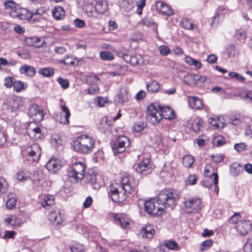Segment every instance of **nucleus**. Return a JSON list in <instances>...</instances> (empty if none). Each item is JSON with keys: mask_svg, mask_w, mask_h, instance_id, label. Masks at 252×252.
I'll return each mask as SVG.
<instances>
[{"mask_svg": "<svg viewBox=\"0 0 252 252\" xmlns=\"http://www.w3.org/2000/svg\"><path fill=\"white\" fill-rule=\"evenodd\" d=\"M180 192L172 189H165L159 193L157 199V203L161 206L157 207L152 200H148L145 202V211L150 215L155 216L159 211H162L165 208H173L180 198Z\"/></svg>", "mask_w": 252, "mask_h": 252, "instance_id": "f257e3e1", "label": "nucleus"}, {"mask_svg": "<svg viewBox=\"0 0 252 252\" xmlns=\"http://www.w3.org/2000/svg\"><path fill=\"white\" fill-rule=\"evenodd\" d=\"M120 184L115 183L110 187V194L114 202H121L126 199V193H132L136 190L137 181L133 177L126 175L121 178Z\"/></svg>", "mask_w": 252, "mask_h": 252, "instance_id": "f03ea898", "label": "nucleus"}, {"mask_svg": "<svg viewBox=\"0 0 252 252\" xmlns=\"http://www.w3.org/2000/svg\"><path fill=\"white\" fill-rule=\"evenodd\" d=\"M95 140L88 135H81L73 141L72 149L79 153L86 154L91 153L94 147Z\"/></svg>", "mask_w": 252, "mask_h": 252, "instance_id": "7ed1b4c3", "label": "nucleus"}, {"mask_svg": "<svg viewBox=\"0 0 252 252\" xmlns=\"http://www.w3.org/2000/svg\"><path fill=\"white\" fill-rule=\"evenodd\" d=\"M85 167V165L83 162L73 163L70 168L68 173V176L71 179V181L74 182L81 181L84 177Z\"/></svg>", "mask_w": 252, "mask_h": 252, "instance_id": "20e7f679", "label": "nucleus"}, {"mask_svg": "<svg viewBox=\"0 0 252 252\" xmlns=\"http://www.w3.org/2000/svg\"><path fill=\"white\" fill-rule=\"evenodd\" d=\"M118 56L124 59L127 63L132 65H140L144 63V60L140 54H129L126 51H119L117 52Z\"/></svg>", "mask_w": 252, "mask_h": 252, "instance_id": "39448f33", "label": "nucleus"}, {"mask_svg": "<svg viewBox=\"0 0 252 252\" xmlns=\"http://www.w3.org/2000/svg\"><path fill=\"white\" fill-rule=\"evenodd\" d=\"M201 208V201L198 197H190L184 202L183 209L186 213H196Z\"/></svg>", "mask_w": 252, "mask_h": 252, "instance_id": "423d86ee", "label": "nucleus"}, {"mask_svg": "<svg viewBox=\"0 0 252 252\" xmlns=\"http://www.w3.org/2000/svg\"><path fill=\"white\" fill-rule=\"evenodd\" d=\"M129 145V139L127 137L119 135L112 145V148L115 154H120L123 153Z\"/></svg>", "mask_w": 252, "mask_h": 252, "instance_id": "0eeeda50", "label": "nucleus"}, {"mask_svg": "<svg viewBox=\"0 0 252 252\" xmlns=\"http://www.w3.org/2000/svg\"><path fill=\"white\" fill-rule=\"evenodd\" d=\"M146 117L153 125H155L158 124L161 120L159 109L157 108L155 105L152 103L148 106L146 111Z\"/></svg>", "mask_w": 252, "mask_h": 252, "instance_id": "6e6552de", "label": "nucleus"}, {"mask_svg": "<svg viewBox=\"0 0 252 252\" xmlns=\"http://www.w3.org/2000/svg\"><path fill=\"white\" fill-rule=\"evenodd\" d=\"M136 171L143 176H146L152 172L151 165L148 158L144 159L134 167Z\"/></svg>", "mask_w": 252, "mask_h": 252, "instance_id": "1a4fd4ad", "label": "nucleus"}, {"mask_svg": "<svg viewBox=\"0 0 252 252\" xmlns=\"http://www.w3.org/2000/svg\"><path fill=\"white\" fill-rule=\"evenodd\" d=\"M17 13V17L22 20H30L33 15L40 14L38 9L34 12H31L25 8H20Z\"/></svg>", "mask_w": 252, "mask_h": 252, "instance_id": "9d476101", "label": "nucleus"}, {"mask_svg": "<svg viewBox=\"0 0 252 252\" xmlns=\"http://www.w3.org/2000/svg\"><path fill=\"white\" fill-rule=\"evenodd\" d=\"M29 114L31 117H33L34 120L37 121H41L44 117L43 110L36 104L31 105Z\"/></svg>", "mask_w": 252, "mask_h": 252, "instance_id": "9b49d317", "label": "nucleus"}, {"mask_svg": "<svg viewBox=\"0 0 252 252\" xmlns=\"http://www.w3.org/2000/svg\"><path fill=\"white\" fill-rule=\"evenodd\" d=\"M98 177L100 178V177L93 171H89L86 176L87 182L90 183L92 186V188L94 189H98L100 186Z\"/></svg>", "mask_w": 252, "mask_h": 252, "instance_id": "f8f14e48", "label": "nucleus"}, {"mask_svg": "<svg viewBox=\"0 0 252 252\" xmlns=\"http://www.w3.org/2000/svg\"><path fill=\"white\" fill-rule=\"evenodd\" d=\"M252 225L251 223L246 220H241L236 226L237 231L242 235H246L251 230Z\"/></svg>", "mask_w": 252, "mask_h": 252, "instance_id": "ddd939ff", "label": "nucleus"}, {"mask_svg": "<svg viewBox=\"0 0 252 252\" xmlns=\"http://www.w3.org/2000/svg\"><path fill=\"white\" fill-rule=\"evenodd\" d=\"M116 223L123 228H127L129 225V219L125 214H116L113 216Z\"/></svg>", "mask_w": 252, "mask_h": 252, "instance_id": "4468645a", "label": "nucleus"}, {"mask_svg": "<svg viewBox=\"0 0 252 252\" xmlns=\"http://www.w3.org/2000/svg\"><path fill=\"white\" fill-rule=\"evenodd\" d=\"M28 156L32 158L33 161H38L41 155V150L39 146L37 144H33L30 150L28 151Z\"/></svg>", "mask_w": 252, "mask_h": 252, "instance_id": "2eb2a0df", "label": "nucleus"}, {"mask_svg": "<svg viewBox=\"0 0 252 252\" xmlns=\"http://www.w3.org/2000/svg\"><path fill=\"white\" fill-rule=\"evenodd\" d=\"M204 175L207 177H213V184L217 185L218 183V175L214 167L210 163L207 164L204 168Z\"/></svg>", "mask_w": 252, "mask_h": 252, "instance_id": "dca6fc26", "label": "nucleus"}, {"mask_svg": "<svg viewBox=\"0 0 252 252\" xmlns=\"http://www.w3.org/2000/svg\"><path fill=\"white\" fill-rule=\"evenodd\" d=\"M155 7L156 10L159 13H161L164 15H171L173 14V10L168 5L158 1L156 3Z\"/></svg>", "mask_w": 252, "mask_h": 252, "instance_id": "f3484780", "label": "nucleus"}, {"mask_svg": "<svg viewBox=\"0 0 252 252\" xmlns=\"http://www.w3.org/2000/svg\"><path fill=\"white\" fill-rule=\"evenodd\" d=\"M159 109L160 116L161 118L165 119L171 120L175 117V113L171 108L168 106H158Z\"/></svg>", "mask_w": 252, "mask_h": 252, "instance_id": "a211bd4d", "label": "nucleus"}, {"mask_svg": "<svg viewBox=\"0 0 252 252\" xmlns=\"http://www.w3.org/2000/svg\"><path fill=\"white\" fill-rule=\"evenodd\" d=\"M128 91L126 88H123L120 89V93L115 97V101L118 104H123L129 100Z\"/></svg>", "mask_w": 252, "mask_h": 252, "instance_id": "6ab92c4d", "label": "nucleus"}, {"mask_svg": "<svg viewBox=\"0 0 252 252\" xmlns=\"http://www.w3.org/2000/svg\"><path fill=\"white\" fill-rule=\"evenodd\" d=\"M62 167L60 160L58 159H51L46 164V168L49 172L55 173L60 170Z\"/></svg>", "mask_w": 252, "mask_h": 252, "instance_id": "aec40b11", "label": "nucleus"}, {"mask_svg": "<svg viewBox=\"0 0 252 252\" xmlns=\"http://www.w3.org/2000/svg\"><path fill=\"white\" fill-rule=\"evenodd\" d=\"M49 220L56 225H60L63 221L61 213L56 211H52L49 214Z\"/></svg>", "mask_w": 252, "mask_h": 252, "instance_id": "412c9836", "label": "nucleus"}, {"mask_svg": "<svg viewBox=\"0 0 252 252\" xmlns=\"http://www.w3.org/2000/svg\"><path fill=\"white\" fill-rule=\"evenodd\" d=\"M188 103L192 109H200L203 107V103L201 99L196 96L188 97Z\"/></svg>", "mask_w": 252, "mask_h": 252, "instance_id": "4be33fe9", "label": "nucleus"}, {"mask_svg": "<svg viewBox=\"0 0 252 252\" xmlns=\"http://www.w3.org/2000/svg\"><path fill=\"white\" fill-rule=\"evenodd\" d=\"M25 42L27 46L37 48L42 47L44 43L43 41H41L39 38L36 37H28L26 38Z\"/></svg>", "mask_w": 252, "mask_h": 252, "instance_id": "5701e85b", "label": "nucleus"}, {"mask_svg": "<svg viewBox=\"0 0 252 252\" xmlns=\"http://www.w3.org/2000/svg\"><path fill=\"white\" fill-rule=\"evenodd\" d=\"M19 71L21 74H25L30 77H33L35 73V68L27 64L21 66L19 69Z\"/></svg>", "mask_w": 252, "mask_h": 252, "instance_id": "b1692460", "label": "nucleus"}, {"mask_svg": "<svg viewBox=\"0 0 252 252\" xmlns=\"http://www.w3.org/2000/svg\"><path fill=\"white\" fill-rule=\"evenodd\" d=\"M155 230L152 225H148L143 228L141 231V235L143 238L151 239L155 234Z\"/></svg>", "mask_w": 252, "mask_h": 252, "instance_id": "393cba45", "label": "nucleus"}, {"mask_svg": "<svg viewBox=\"0 0 252 252\" xmlns=\"http://www.w3.org/2000/svg\"><path fill=\"white\" fill-rule=\"evenodd\" d=\"M61 108L62 111L65 113V114L63 116H61V118L59 120V122L62 124L68 125L69 123V118L70 116L69 110L68 108L65 106V105L61 106Z\"/></svg>", "mask_w": 252, "mask_h": 252, "instance_id": "a878e982", "label": "nucleus"}, {"mask_svg": "<svg viewBox=\"0 0 252 252\" xmlns=\"http://www.w3.org/2000/svg\"><path fill=\"white\" fill-rule=\"evenodd\" d=\"M107 9V3L106 0H96L95 10L99 14L104 13Z\"/></svg>", "mask_w": 252, "mask_h": 252, "instance_id": "bb28decb", "label": "nucleus"}, {"mask_svg": "<svg viewBox=\"0 0 252 252\" xmlns=\"http://www.w3.org/2000/svg\"><path fill=\"white\" fill-rule=\"evenodd\" d=\"M7 225L13 227L19 226L21 224V220L15 215H11L4 219Z\"/></svg>", "mask_w": 252, "mask_h": 252, "instance_id": "cd10ccee", "label": "nucleus"}, {"mask_svg": "<svg viewBox=\"0 0 252 252\" xmlns=\"http://www.w3.org/2000/svg\"><path fill=\"white\" fill-rule=\"evenodd\" d=\"M146 88L148 93H155L158 92L159 89V84L156 81L152 80L146 83Z\"/></svg>", "mask_w": 252, "mask_h": 252, "instance_id": "c85d7f7f", "label": "nucleus"}, {"mask_svg": "<svg viewBox=\"0 0 252 252\" xmlns=\"http://www.w3.org/2000/svg\"><path fill=\"white\" fill-rule=\"evenodd\" d=\"M111 126V122L108 121L107 117H104L99 123V128L101 131L105 132L110 130Z\"/></svg>", "mask_w": 252, "mask_h": 252, "instance_id": "c756f323", "label": "nucleus"}, {"mask_svg": "<svg viewBox=\"0 0 252 252\" xmlns=\"http://www.w3.org/2000/svg\"><path fill=\"white\" fill-rule=\"evenodd\" d=\"M52 14L56 20H61L65 16V11L61 6L55 7L52 10Z\"/></svg>", "mask_w": 252, "mask_h": 252, "instance_id": "7c9ffc66", "label": "nucleus"}, {"mask_svg": "<svg viewBox=\"0 0 252 252\" xmlns=\"http://www.w3.org/2000/svg\"><path fill=\"white\" fill-rule=\"evenodd\" d=\"M7 200L6 205L7 208L12 209L15 207L16 197L14 194H9L7 195Z\"/></svg>", "mask_w": 252, "mask_h": 252, "instance_id": "2f4dec72", "label": "nucleus"}, {"mask_svg": "<svg viewBox=\"0 0 252 252\" xmlns=\"http://www.w3.org/2000/svg\"><path fill=\"white\" fill-rule=\"evenodd\" d=\"M54 197L52 195H47L44 197L42 202V206L44 208H47L54 204Z\"/></svg>", "mask_w": 252, "mask_h": 252, "instance_id": "473e14b6", "label": "nucleus"}, {"mask_svg": "<svg viewBox=\"0 0 252 252\" xmlns=\"http://www.w3.org/2000/svg\"><path fill=\"white\" fill-rule=\"evenodd\" d=\"M194 161L193 157L190 155H187L183 157L182 163L186 167H191Z\"/></svg>", "mask_w": 252, "mask_h": 252, "instance_id": "72a5a7b5", "label": "nucleus"}, {"mask_svg": "<svg viewBox=\"0 0 252 252\" xmlns=\"http://www.w3.org/2000/svg\"><path fill=\"white\" fill-rule=\"evenodd\" d=\"M195 74H188L183 78V82L188 85H195Z\"/></svg>", "mask_w": 252, "mask_h": 252, "instance_id": "f704fd0d", "label": "nucleus"}, {"mask_svg": "<svg viewBox=\"0 0 252 252\" xmlns=\"http://www.w3.org/2000/svg\"><path fill=\"white\" fill-rule=\"evenodd\" d=\"M163 246L170 250H179V245L178 243L173 240L165 241L163 243Z\"/></svg>", "mask_w": 252, "mask_h": 252, "instance_id": "c9c22d12", "label": "nucleus"}, {"mask_svg": "<svg viewBox=\"0 0 252 252\" xmlns=\"http://www.w3.org/2000/svg\"><path fill=\"white\" fill-rule=\"evenodd\" d=\"M40 74L43 76L49 77L53 75L54 69L50 67L41 68L39 71Z\"/></svg>", "mask_w": 252, "mask_h": 252, "instance_id": "e433bc0d", "label": "nucleus"}, {"mask_svg": "<svg viewBox=\"0 0 252 252\" xmlns=\"http://www.w3.org/2000/svg\"><path fill=\"white\" fill-rule=\"evenodd\" d=\"M202 121L199 119L194 120L191 125L192 130L197 132L200 130L201 127L202 126Z\"/></svg>", "mask_w": 252, "mask_h": 252, "instance_id": "4c0bfd02", "label": "nucleus"}, {"mask_svg": "<svg viewBox=\"0 0 252 252\" xmlns=\"http://www.w3.org/2000/svg\"><path fill=\"white\" fill-rule=\"evenodd\" d=\"M8 186L7 181L3 178L0 177V192L5 193L8 190Z\"/></svg>", "mask_w": 252, "mask_h": 252, "instance_id": "58836bf2", "label": "nucleus"}, {"mask_svg": "<svg viewBox=\"0 0 252 252\" xmlns=\"http://www.w3.org/2000/svg\"><path fill=\"white\" fill-rule=\"evenodd\" d=\"M226 51L228 57H234L237 54L235 47L232 44H228L226 47Z\"/></svg>", "mask_w": 252, "mask_h": 252, "instance_id": "ea45409f", "label": "nucleus"}, {"mask_svg": "<svg viewBox=\"0 0 252 252\" xmlns=\"http://www.w3.org/2000/svg\"><path fill=\"white\" fill-rule=\"evenodd\" d=\"M25 84L21 81H14L13 85L14 90L17 92H19L25 89Z\"/></svg>", "mask_w": 252, "mask_h": 252, "instance_id": "a19ab883", "label": "nucleus"}, {"mask_svg": "<svg viewBox=\"0 0 252 252\" xmlns=\"http://www.w3.org/2000/svg\"><path fill=\"white\" fill-rule=\"evenodd\" d=\"M100 57L102 60L112 61L114 59L112 54L108 51H102L100 53Z\"/></svg>", "mask_w": 252, "mask_h": 252, "instance_id": "79ce46f5", "label": "nucleus"}, {"mask_svg": "<svg viewBox=\"0 0 252 252\" xmlns=\"http://www.w3.org/2000/svg\"><path fill=\"white\" fill-rule=\"evenodd\" d=\"M72 252H84V249L83 245L75 243L70 247Z\"/></svg>", "mask_w": 252, "mask_h": 252, "instance_id": "37998d69", "label": "nucleus"}, {"mask_svg": "<svg viewBox=\"0 0 252 252\" xmlns=\"http://www.w3.org/2000/svg\"><path fill=\"white\" fill-rule=\"evenodd\" d=\"M213 241L212 240H208L203 242L201 244L200 250L204 251L209 249L213 244Z\"/></svg>", "mask_w": 252, "mask_h": 252, "instance_id": "c03bdc74", "label": "nucleus"}, {"mask_svg": "<svg viewBox=\"0 0 252 252\" xmlns=\"http://www.w3.org/2000/svg\"><path fill=\"white\" fill-rule=\"evenodd\" d=\"M17 179L20 181H26L30 179V176L27 172L21 171L17 173Z\"/></svg>", "mask_w": 252, "mask_h": 252, "instance_id": "a18cd8bd", "label": "nucleus"}, {"mask_svg": "<svg viewBox=\"0 0 252 252\" xmlns=\"http://www.w3.org/2000/svg\"><path fill=\"white\" fill-rule=\"evenodd\" d=\"M205 82H210V79L205 76L195 75V85L198 83H204Z\"/></svg>", "mask_w": 252, "mask_h": 252, "instance_id": "49530a36", "label": "nucleus"}, {"mask_svg": "<svg viewBox=\"0 0 252 252\" xmlns=\"http://www.w3.org/2000/svg\"><path fill=\"white\" fill-rule=\"evenodd\" d=\"M3 5L6 9H14L17 6V4L12 0H8L5 1Z\"/></svg>", "mask_w": 252, "mask_h": 252, "instance_id": "de8ad7c7", "label": "nucleus"}, {"mask_svg": "<svg viewBox=\"0 0 252 252\" xmlns=\"http://www.w3.org/2000/svg\"><path fill=\"white\" fill-rule=\"evenodd\" d=\"M226 11V9L224 7H223V6L219 7L216 11V12H217L216 15L213 17V22L212 23V25H213V24H215V20L217 18V17H218L220 15H224L225 14Z\"/></svg>", "mask_w": 252, "mask_h": 252, "instance_id": "09e8293b", "label": "nucleus"}, {"mask_svg": "<svg viewBox=\"0 0 252 252\" xmlns=\"http://www.w3.org/2000/svg\"><path fill=\"white\" fill-rule=\"evenodd\" d=\"M231 168L233 175L235 176L239 175L243 170L242 166L240 164H233Z\"/></svg>", "mask_w": 252, "mask_h": 252, "instance_id": "8fccbe9b", "label": "nucleus"}, {"mask_svg": "<svg viewBox=\"0 0 252 252\" xmlns=\"http://www.w3.org/2000/svg\"><path fill=\"white\" fill-rule=\"evenodd\" d=\"M197 180V176L195 175H190L186 179V183L188 185H194Z\"/></svg>", "mask_w": 252, "mask_h": 252, "instance_id": "3c124183", "label": "nucleus"}, {"mask_svg": "<svg viewBox=\"0 0 252 252\" xmlns=\"http://www.w3.org/2000/svg\"><path fill=\"white\" fill-rule=\"evenodd\" d=\"M57 82L64 89H66L69 87V82L67 79H64L61 77H59L57 79Z\"/></svg>", "mask_w": 252, "mask_h": 252, "instance_id": "603ef678", "label": "nucleus"}, {"mask_svg": "<svg viewBox=\"0 0 252 252\" xmlns=\"http://www.w3.org/2000/svg\"><path fill=\"white\" fill-rule=\"evenodd\" d=\"M240 218V214L238 213H235L229 219V222L232 224L237 223V224H238V223L239 221V220Z\"/></svg>", "mask_w": 252, "mask_h": 252, "instance_id": "864d4df0", "label": "nucleus"}, {"mask_svg": "<svg viewBox=\"0 0 252 252\" xmlns=\"http://www.w3.org/2000/svg\"><path fill=\"white\" fill-rule=\"evenodd\" d=\"M229 76L231 78H235L237 80L241 82H244L245 80V78H244L241 75L235 72H230L229 73Z\"/></svg>", "mask_w": 252, "mask_h": 252, "instance_id": "5fc2aeb1", "label": "nucleus"}, {"mask_svg": "<svg viewBox=\"0 0 252 252\" xmlns=\"http://www.w3.org/2000/svg\"><path fill=\"white\" fill-rule=\"evenodd\" d=\"M141 23L147 27H151L155 24L154 21L151 18L148 17L143 19L141 21Z\"/></svg>", "mask_w": 252, "mask_h": 252, "instance_id": "6e6d98bb", "label": "nucleus"}, {"mask_svg": "<svg viewBox=\"0 0 252 252\" xmlns=\"http://www.w3.org/2000/svg\"><path fill=\"white\" fill-rule=\"evenodd\" d=\"M181 26L183 28L187 29L190 30L192 29L193 24L191 22H189L187 19L183 20L181 23Z\"/></svg>", "mask_w": 252, "mask_h": 252, "instance_id": "4d7b16f0", "label": "nucleus"}, {"mask_svg": "<svg viewBox=\"0 0 252 252\" xmlns=\"http://www.w3.org/2000/svg\"><path fill=\"white\" fill-rule=\"evenodd\" d=\"M159 49L160 53L163 56H167L170 52L169 48L168 47L164 45L160 46L159 47Z\"/></svg>", "mask_w": 252, "mask_h": 252, "instance_id": "13d9d810", "label": "nucleus"}, {"mask_svg": "<svg viewBox=\"0 0 252 252\" xmlns=\"http://www.w3.org/2000/svg\"><path fill=\"white\" fill-rule=\"evenodd\" d=\"M11 109L12 111H16V110L20 108L22 106V104L20 103L18 101L13 100L11 103Z\"/></svg>", "mask_w": 252, "mask_h": 252, "instance_id": "bf43d9fd", "label": "nucleus"}, {"mask_svg": "<svg viewBox=\"0 0 252 252\" xmlns=\"http://www.w3.org/2000/svg\"><path fill=\"white\" fill-rule=\"evenodd\" d=\"M14 81L12 78L11 77H7L4 79V86L7 88H10L13 86Z\"/></svg>", "mask_w": 252, "mask_h": 252, "instance_id": "052dcab7", "label": "nucleus"}, {"mask_svg": "<svg viewBox=\"0 0 252 252\" xmlns=\"http://www.w3.org/2000/svg\"><path fill=\"white\" fill-rule=\"evenodd\" d=\"M235 36L239 39H245L246 37V32L243 30H237Z\"/></svg>", "mask_w": 252, "mask_h": 252, "instance_id": "680f3d73", "label": "nucleus"}, {"mask_svg": "<svg viewBox=\"0 0 252 252\" xmlns=\"http://www.w3.org/2000/svg\"><path fill=\"white\" fill-rule=\"evenodd\" d=\"M146 95V93L144 91L140 90L136 94L135 98L137 100L139 101L144 99Z\"/></svg>", "mask_w": 252, "mask_h": 252, "instance_id": "e2e57ef3", "label": "nucleus"}, {"mask_svg": "<svg viewBox=\"0 0 252 252\" xmlns=\"http://www.w3.org/2000/svg\"><path fill=\"white\" fill-rule=\"evenodd\" d=\"M246 145L243 143L236 144L234 145L235 149L239 152H241L244 151L246 149Z\"/></svg>", "mask_w": 252, "mask_h": 252, "instance_id": "0e129e2a", "label": "nucleus"}, {"mask_svg": "<svg viewBox=\"0 0 252 252\" xmlns=\"http://www.w3.org/2000/svg\"><path fill=\"white\" fill-rule=\"evenodd\" d=\"M219 120L215 118H211L209 119V123L213 126L215 128H218L220 126L219 123Z\"/></svg>", "mask_w": 252, "mask_h": 252, "instance_id": "69168bd1", "label": "nucleus"}, {"mask_svg": "<svg viewBox=\"0 0 252 252\" xmlns=\"http://www.w3.org/2000/svg\"><path fill=\"white\" fill-rule=\"evenodd\" d=\"M211 157L213 158V161L216 163L221 162L223 160V156L221 155H212Z\"/></svg>", "mask_w": 252, "mask_h": 252, "instance_id": "338daca9", "label": "nucleus"}, {"mask_svg": "<svg viewBox=\"0 0 252 252\" xmlns=\"http://www.w3.org/2000/svg\"><path fill=\"white\" fill-rule=\"evenodd\" d=\"M74 24L75 27L78 28H82L85 25L84 21L79 19L74 20Z\"/></svg>", "mask_w": 252, "mask_h": 252, "instance_id": "774afa93", "label": "nucleus"}]
</instances>
